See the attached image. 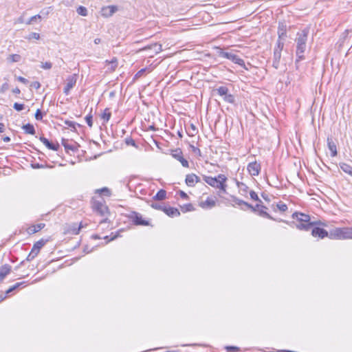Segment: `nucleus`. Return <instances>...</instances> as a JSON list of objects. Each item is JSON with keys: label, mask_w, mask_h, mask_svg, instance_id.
Returning a JSON list of instances; mask_svg holds the SVG:
<instances>
[{"label": "nucleus", "mask_w": 352, "mask_h": 352, "mask_svg": "<svg viewBox=\"0 0 352 352\" xmlns=\"http://www.w3.org/2000/svg\"><path fill=\"white\" fill-rule=\"evenodd\" d=\"M97 192L108 197H109L111 195V190L107 187H104L102 188L97 190Z\"/></svg>", "instance_id": "40"}, {"label": "nucleus", "mask_w": 352, "mask_h": 352, "mask_svg": "<svg viewBox=\"0 0 352 352\" xmlns=\"http://www.w3.org/2000/svg\"><path fill=\"white\" fill-rule=\"evenodd\" d=\"M40 140L41 142H43L49 149L52 151H58L59 148V144H53L52 142H50L45 137H40Z\"/></svg>", "instance_id": "17"}, {"label": "nucleus", "mask_w": 352, "mask_h": 352, "mask_svg": "<svg viewBox=\"0 0 352 352\" xmlns=\"http://www.w3.org/2000/svg\"><path fill=\"white\" fill-rule=\"evenodd\" d=\"M179 195L183 199H188V195L186 192H184V191L180 190L179 191Z\"/></svg>", "instance_id": "56"}, {"label": "nucleus", "mask_w": 352, "mask_h": 352, "mask_svg": "<svg viewBox=\"0 0 352 352\" xmlns=\"http://www.w3.org/2000/svg\"><path fill=\"white\" fill-rule=\"evenodd\" d=\"M352 239V228H342V239Z\"/></svg>", "instance_id": "28"}, {"label": "nucleus", "mask_w": 352, "mask_h": 352, "mask_svg": "<svg viewBox=\"0 0 352 352\" xmlns=\"http://www.w3.org/2000/svg\"><path fill=\"white\" fill-rule=\"evenodd\" d=\"M92 116L91 113L88 114L87 116H86L85 117V120H86V122L87 124H88V126L89 127H91L93 126V120H92Z\"/></svg>", "instance_id": "44"}, {"label": "nucleus", "mask_w": 352, "mask_h": 352, "mask_svg": "<svg viewBox=\"0 0 352 352\" xmlns=\"http://www.w3.org/2000/svg\"><path fill=\"white\" fill-rule=\"evenodd\" d=\"M340 167L342 171L352 177V166L346 163H340Z\"/></svg>", "instance_id": "30"}, {"label": "nucleus", "mask_w": 352, "mask_h": 352, "mask_svg": "<svg viewBox=\"0 0 352 352\" xmlns=\"http://www.w3.org/2000/svg\"><path fill=\"white\" fill-rule=\"evenodd\" d=\"M24 107L23 104H19L17 102H15L13 105V108L17 111H22L24 109Z\"/></svg>", "instance_id": "47"}, {"label": "nucleus", "mask_w": 352, "mask_h": 352, "mask_svg": "<svg viewBox=\"0 0 352 352\" xmlns=\"http://www.w3.org/2000/svg\"><path fill=\"white\" fill-rule=\"evenodd\" d=\"M172 156L177 160L180 162V163L182 164V165L184 167L187 168L189 166L188 162L186 159L184 158L182 152L181 150L177 149V150L173 151V152L172 153Z\"/></svg>", "instance_id": "9"}, {"label": "nucleus", "mask_w": 352, "mask_h": 352, "mask_svg": "<svg viewBox=\"0 0 352 352\" xmlns=\"http://www.w3.org/2000/svg\"><path fill=\"white\" fill-rule=\"evenodd\" d=\"M216 205V201L210 198V197H208L207 199L204 201H201L200 204H199V206L202 208H213L214 206H215Z\"/></svg>", "instance_id": "21"}, {"label": "nucleus", "mask_w": 352, "mask_h": 352, "mask_svg": "<svg viewBox=\"0 0 352 352\" xmlns=\"http://www.w3.org/2000/svg\"><path fill=\"white\" fill-rule=\"evenodd\" d=\"M45 242L46 241L43 239H41V240L38 241L37 242H36L32 248V251L33 252V254L36 253L38 255V254L40 252V250L45 244Z\"/></svg>", "instance_id": "23"}, {"label": "nucleus", "mask_w": 352, "mask_h": 352, "mask_svg": "<svg viewBox=\"0 0 352 352\" xmlns=\"http://www.w3.org/2000/svg\"><path fill=\"white\" fill-rule=\"evenodd\" d=\"M283 38H279L277 41L276 46L274 50H279L280 52H282L284 47V42L282 41Z\"/></svg>", "instance_id": "43"}, {"label": "nucleus", "mask_w": 352, "mask_h": 352, "mask_svg": "<svg viewBox=\"0 0 352 352\" xmlns=\"http://www.w3.org/2000/svg\"><path fill=\"white\" fill-rule=\"evenodd\" d=\"M9 89V85L7 82L3 83L1 87V92L4 93Z\"/></svg>", "instance_id": "52"}, {"label": "nucleus", "mask_w": 352, "mask_h": 352, "mask_svg": "<svg viewBox=\"0 0 352 352\" xmlns=\"http://www.w3.org/2000/svg\"><path fill=\"white\" fill-rule=\"evenodd\" d=\"M76 12L79 15H81L83 16H86L88 14L87 9L85 7L82 6H79L77 8Z\"/></svg>", "instance_id": "37"}, {"label": "nucleus", "mask_w": 352, "mask_h": 352, "mask_svg": "<svg viewBox=\"0 0 352 352\" xmlns=\"http://www.w3.org/2000/svg\"><path fill=\"white\" fill-rule=\"evenodd\" d=\"M151 71H152V69H151L149 67H145V68L141 69L135 74L134 78L135 79L139 78L142 77V76H144L146 72L150 73Z\"/></svg>", "instance_id": "33"}, {"label": "nucleus", "mask_w": 352, "mask_h": 352, "mask_svg": "<svg viewBox=\"0 0 352 352\" xmlns=\"http://www.w3.org/2000/svg\"><path fill=\"white\" fill-rule=\"evenodd\" d=\"M215 91L221 96H223L224 95H226L227 93H228V89L224 86L219 87Z\"/></svg>", "instance_id": "36"}, {"label": "nucleus", "mask_w": 352, "mask_h": 352, "mask_svg": "<svg viewBox=\"0 0 352 352\" xmlns=\"http://www.w3.org/2000/svg\"><path fill=\"white\" fill-rule=\"evenodd\" d=\"M311 234L314 237H318L320 239H323L325 236H328V232L323 228H314L312 229Z\"/></svg>", "instance_id": "14"}, {"label": "nucleus", "mask_w": 352, "mask_h": 352, "mask_svg": "<svg viewBox=\"0 0 352 352\" xmlns=\"http://www.w3.org/2000/svg\"><path fill=\"white\" fill-rule=\"evenodd\" d=\"M22 128L25 131V133L34 135L36 133L34 126L31 124H26L23 125Z\"/></svg>", "instance_id": "31"}, {"label": "nucleus", "mask_w": 352, "mask_h": 352, "mask_svg": "<svg viewBox=\"0 0 352 352\" xmlns=\"http://www.w3.org/2000/svg\"><path fill=\"white\" fill-rule=\"evenodd\" d=\"M204 182L210 186L219 189L221 192L226 193L228 178L223 174H219L217 177L204 176Z\"/></svg>", "instance_id": "2"}, {"label": "nucleus", "mask_w": 352, "mask_h": 352, "mask_svg": "<svg viewBox=\"0 0 352 352\" xmlns=\"http://www.w3.org/2000/svg\"><path fill=\"white\" fill-rule=\"evenodd\" d=\"M276 206L278 209L281 212H285L287 210V206L282 201H279Z\"/></svg>", "instance_id": "42"}, {"label": "nucleus", "mask_w": 352, "mask_h": 352, "mask_svg": "<svg viewBox=\"0 0 352 352\" xmlns=\"http://www.w3.org/2000/svg\"><path fill=\"white\" fill-rule=\"evenodd\" d=\"M16 79H17L19 82H22V83H23V84H25V85H26V84H28V80L26 78H23V77H22V76H18V77H16Z\"/></svg>", "instance_id": "55"}, {"label": "nucleus", "mask_w": 352, "mask_h": 352, "mask_svg": "<svg viewBox=\"0 0 352 352\" xmlns=\"http://www.w3.org/2000/svg\"><path fill=\"white\" fill-rule=\"evenodd\" d=\"M45 226V223H41L36 225H34L30 227L28 230L29 234H34L41 230H42Z\"/></svg>", "instance_id": "27"}, {"label": "nucleus", "mask_w": 352, "mask_h": 352, "mask_svg": "<svg viewBox=\"0 0 352 352\" xmlns=\"http://www.w3.org/2000/svg\"><path fill=\"white\" fill-rule=\"evenodd\" d=\"M236 184L241 191L243 192H248V187L244 183L236 181Z\"/></svg>", "instance_id": "39"}, {"label": "nucleus", "mask_w": 352, "mask_h": 352, "mask_svg": "<svg viewBox=\"0 0 352 352\" xmlns=\"http://www.w3.org/2000/svg\"><path fill=\"white\" fill-rule=\"evenodd\" d=\"M250 196L252 199L261 202V199L258 198V195L254 190H251L250 192Z\"/></svg>", "instance_id": "48"}, {"label": "nucleus", "mask_w": 352, "mask_h": 352, "mask_svg": "<svg viewBox=\"0 0 352 352\" xmlns=\"http://www.w3.org/2000/svg\"><path fill=\"white\" fill-rule=\"evenodd\" d=\"M62 144L64 146L65 151L68 152L69 151H72L73 152H76L78 151L79 145L76 142H74L72 144H69L67 140L63 139Z\"/></svg>", "instance_id": "15"}, {"label": "nucleus", "mask_w": 352, "mask_h": 352, "mask_svg": "<svg viewBox=\"0 0 352 352\" xmlns=\"http://www.w3.org/2000/svg\"><path fill=\"white\" fill-rule=\"evenodd\" d=\"M41 67L43 69H50L52 67V63L50 62L41 63Z\"/></svg>", "instance_id": "46"}, {"label": "nucleus", "mask_w": 352, "mask_h": 352, "mask_svg": "<svg viewBox=\"0 0 352 352\" xmlns=\"http://www.w3.org/2000/svg\"><path fill=\"white\" fill-rule=\"evenodd\" d=\"M12 92L14 94H19L21 93V91H20V89L18 87H16V88L12 89Z\"/></svg>", "instance_id": "60"}, {"label": "nucleus", "mask_w": 352, "mask_h": 352, "mask_svg": "<svg viewBox=\"0 0 352 352\" xmlns=\"http://www.w3.org/2000/svg\"><path fill=\"white\" fill-rule=\"evenodd\" d=\"M281 58V52L279 51V50H274V56H273V63L272 66L275 69H278L280 64V60Z\"/></svg>", "instance_id": "19"}, {"label": "nucleus", "mask_w": 352, "mask_h": 352, "mask_svg": "<svg viewBox=\"0 0 352 352\" xmlns=\"http://www.w3.org/2000/svg\"><path fill=\"white\" fill-rule=\"evenodd\" d=\"M11 270L10 265L6 264L1 266L0 269V279L3 280L5 276L10 273Z\"/></svg>", "instance_id": "25"}, {"label": "nucleus", "mask_w": 352, "mask_h": 352, "mask_svg": "<svg viewBox=\"0 0 352 352\" xmlns=\"http://www.w3.org/2000/svg\"><path fill=\"white\" fill-rule=\"evenodd\" d=\"M3 142H10V137L6 136V137H4V138H3Z\"/></svg>", "instance_id": "63"}, {"label": "nucleus", "mask_w": 352, "mask_h": 352, "mask_svg": "<svg viewBox=\"0 0 352 352\" xmlns=\"http://www.w3.org/2000/svg\"><path fill=\"white\" fill-rule=\"evenodd\" d=\"M219 56L229 59L232 60L233 63L240 66H243L245 65L244 60L242 58H241L239 56L233 53L223 52V50H220V51L219 52Z\"/></svg>", "instance_id": "4"}, {"label": "nucleus", "mask_w": 352, "mask_h": 352, "mask_svg": "<svg viewBox=\"0 0 352 352\" xmlns=\"http://www.w3.org/2000/svg\"><path fill=\"white\" fill-rule=\"evenodd\" d=\"M226 349L228 352H239V351H240V349L239 347L233 346H226Z\"/></svg>", "instance_id": "45"}, {"label": "nucleus", "mask_w": 352, "mask_h": 352, "mask_svg": "<svg viewBox=\"0 0 352 352\" xmlns=\"http://www.w3.org/2000/svg\"><path fill=\"white\" fill-rule=\"evenodd\" d=\"M328 236L332 239H342V228H336L330 231Z\"/></svg>", "instance_id": "16"}, {"label": "nucleus", "mask_w": 352, "mask_h": 352, "mask_svg": "<svg viewBox=\"0 0 352 352\" xmlns=\"http://www.w3.org/2000/svg\"><path fill=\"white\" fill-rule=\"evenodd\" d=\"M153 50V52L155 54H158L159 52H160L162 50V45L157 43H155L153 44H151V45H148L143 48V50Z\"/></svg>", "instance_id": "26"}, {"label": "nucleus", "mask_w": 352, "mask_h": 352, "mask_svg": "<svg viewBox=\"0 0 352 352\" xmlns=\"http://www.w3.org/2000/svg\"><path fill=\"white\" fill-rule=\"evenodd\" d=\"M309 34V30L304 29L301 32L297 33L296 42V65L298 69V63L305 58L304 52L306 50V43L307 41V37Z\"/></svg>", "instance_id": "1"}, {"label": "nucleus", "mask_w": 352, "mask_h": 352, "mask_svg": "<svg viewBox=\"0 0 352 352\" xmlns=\"http://www.w3.org/2000/svg\"><path fill=\"white\" fill-rule=\"evenodd\" d=\"M111 116V113L110 111V109L106 108L101 115V118L104 120V122H107L110 120Z\"/></svg>", "instance_id": "32"}, {"label": "nucleus", "mask_w": 352, "mask_h": 352, "mask_svg": "<svg viewBox=\"0 0 352 352\" xmlns=\"http://www.w3.org/2000/svg\"><path fill=\"white\" fill-rule=\"evenodd\" d=\"M163 211L169 217L179 216L180 212L178 209L173 207H164Z\"/></svg>", "instance_id": "20"}, {"label": "nucleus", "mask_w": 352, "mask_h": 352, "mask_svg": "<svg viewBox=\"0 0 352 352\" xmlns=\"http://www.w3.org/2000/svg\"><path fill=\"white\" fill-rule=\"evenodd\" d=\"M131 218L133 219V221L135 225L140 226H147L148 225V222L146 220H143L142 216L138 212H133Z\"/></svg>", "instance_id": "13"}, {"label": "nucleus", "mask_w": 352, "mask_h": 352, "mask_svg": "<svg viewBox=\"0 0 352 352\" xmlns=\"http://www.w3.org/2000/svg\"><path fill=\"white\" fill-rule=\"evenodd\" d=\"M51 8H49L48 9L45 10V9H43L41 11V13L43 14V15H45L47 16L49 13H50V11H49V9H50Z\"/></svg>", "instance_id": "58"}, {"label": "nucleus", "mask_w": 352, "mask_h": 352, "mask_svg": "<svg viewBox=\"0 0 352 352\" xmlns=\"http://www.w3.org/2000/svg\"><path fill=\"white\" fill-rule=\"evenodd\" d=\"M37 256V254L36 253L33 254V252L31 250L30 253L28 254V257H27V260L28 261H32L33 260L36 256Z\"/></svg>", "instance_id": "54"}, {"label": "nucleus", "mask_w": 352, "mask_h": 352, "mask_svg": "<svg viewBox=\"0 0 352 352\" xmlns=\"http://www.w3.org/2000/svg\"><path fill=\"white\" fill-rule=\"evenodd\" d=\"M166 190H163V189H161L160 190L157 194L154 196V199H156V200H163L166 198Z\"/></svg>", "instance_id": "34"}, {"label": "nucleus", "mask_w": 352, "mask_h": 352, "mask_svg": "<svg viewBox=\"0 0 352 352\" xmlns=\"http://www.w3.org/2000/svg\"><path fill=\"white\" fill-rule=\"evenodd\" d=\"M232 201L233 202L239 206H245V207H247L249 209H251V210L252 212H255L256 211V208H253V206H252L251 204H249L248 203L236 197H232Z\"/></svg>", "instance_id": "18"}, {"label": "nucleus", "mask_w": 352, "mask_h": 352, "mask_svg": "<svg viewBox=\"0 0 352 352\" xmlns=\"http://www.w3.org/2000/svg\"><path fill=\"white\" fill-rule=\"evenodd\" d=\"M42 18L41 15L40 14H36V15H34L33 16H32L29 21L27 22V24H31L36 19H41Z\"/></svg>", "instance_id": "50"}, {"label": "nucleus", "mask_w": 352, "mask_h": 352, "mask_svg": "<svg viewBox=\"0 0 352 352\" xmlns=\"http://www.w3.org/2000/svg\"><path fill=\"white\" fill-rule=\"evenodd\" d=\"M14 289H16L14 288V286H12L10 288H9L7 291H6V294H9L11 292L14 291Z\"/></svg>", "instance_id": "62"}, {"label": "nucleus", "mask_w": 352, "mask_h": 352, "mask_svg": "<svg viewBox=\"0 0 352 352\" xmlns=\"http://www.w3.org/2000/svg\"><path fill=\"white\" fill-rule=\"evenodd\" d=\"M287 34V25L284 23H279L278 28V35L279 38H284Z\"/></svg>", "instance_id": "22"}, {"label": "nucleus", "mask_w": 352, "mask_h": 352, "mask_svg": "<svg viewBox=\"0 0 352 352\" xmlns=\"http://www.w3.org/2000/svg\"><path fill=\"white\" fill-rule=\"evenodd\" d=\"M151 206H152L153 208L160 209V210H163V208H164V207H162V206H159V205H158V204H153L151 205Z\"/></svg>", "instance_id": "59"}, {"label": "nucleus", "mask_w": 352, "mask_h": 352, "mask_svg": "<svg viewBox=\"0 0 352 352\" xmlns=\"http://www.w3.org/2000/svg\"><path fill=\"white\" fill-rule=\"evenodd\" d=\"M253 208H256V211L254 212H258L261 217L274 220V218L265 211L267 209L265 206L256 204L255 206H253Z\"/></svg>", "instance_id": "12"}, {"label": "nucleus", "mask_w": 352, "mask_h": 352, "mask_svg": "<svg viewBox=\"0 0 352 352\" xmlns=\"http://www.w3.org/2000/svg\"><path fill=\"white\" fill-rule=\"evenodd\" d=\"M92 208L94 212L102 217H107L109 214L108 207L101 201H94Z\"/></svg>", "instance_id": "5"}, {"label": "nucleus", "mask_w": 352, "mask_h": 352, "mask_svg": "<svg viewBox=\"0 0 352 352\" xmlns=\"http://www.w3.org/2000/svg\"><path fill=\"white\" fill-rule=\"evenodd\" d=\"M21 60V56L19 54H10L7 57V61L10 63H18Z\"/></svg>", "instance_id": "29"}, {"label": "nucleus", "mask_w": 352, "mask_h": 352, "mask_svg": "<svg viewBox=\"0 0 352 352\" xmlns=\"http://www.w3.org/2000/svg\"><path fill=\"white\" fill-rule=\"evenodd\" d=\"M29 38H34V39H39L40 38V34L38 33H36V32H32L30 34V36H29Z\"/></svg>", "instance_id": "53"}, {"label": "nucleus", "mask_w": 352, "mask_h": 352, "mask_svg": "<svg viewBox=\"0 0 352 352\" xmlns=\"http://www.w3.org/2000/svg\"><path fill=\"white\" fill-rule=\"evenodd\" d=\"M5 130V126L3 123L0 122V133L3 132Z\"/></svg>", "instance_id": "61"}, {"label": "nucleus", "mask_w": 352, "mask_h": 352, "mask_svg": "<svg viewBox=\"0 0 352 352\" xmlns=\"http://www.w3.org/2000/svg\"><path fill=\"white\" fill-rule=\"evenodd\" d=\"M248 171L252 176H257L261 171V164L257 162H251L248 165Z\"/></svg>", "instance_id": "8"}, {"label": "nucleus", "mask_w": 352, "mask_h": 352, "mask_svg": "<svg viewBox=\"0 0 352 352\" xmlns=\"http://www.w3.org/2000/svg\"><path fill=\"white\" fill-rule=\"evenodd\" d=\"M200 182V178L195 174L191 173L186 176L185 182L188 186L193 187Z\"/></svg>", "instance_id": "11"}, {"label": "nucleus", "mask_w": 352, "mask_h": 352, "mask_svg": "<svg viewBox=\"0 0 352 352\" xmlns=\"http://www.w3.org/2000/svg\"><path fill=\"white\" fill-rule=\"evenodd\" d=\"M43 113L40 109H37L35 113V118L37 120H41L43 119Z\"/></svg>", "instance_id": "51"}, {"label": "nucleus", "mask_w": 352, "mask_h": 352, "mask_svg": "<svg viewBox=\"0 0 352 352\" xmlns=\"http://www.w3.org/2000/svg\"><path fill=\"white\" fill-rule=\"evenodd\" d=\"M82 227V226L81 223L78 226H77L76 224H74L69 228V232L72 234H78L79 233V232H80V230Z\"/></svg>", "instance_id": "35"}, {"label": "nucleus", "mask_w": 352, "mask_h": 352, "mask_svg": "<svg viewBox=\"0 0 352 352\" xmlns=\"http://www.w3.org/2000/svg\"><path fill=\"white\" fill-rule=\"evenodd\" d=\"M77 74H73L67 78L66 85L63 89V92L65 95H68L70 92V90L75 86L77 81Z\"/></svg>", "instance_id": "6"}, {"label": "nucleus", "mask_w": 352, "mask_h": 352, "mask_svg": "<svg viewBox=\"0 0 352 352\" xmlns=\"http://www.w3.org/2000/svg\"><path fill=\"white\" fill-rule=\"evenodd\" d=\"M327 145H328L329 149L331 152V156L332 157L336 156L337 153H338L336 145L334 143V142L332 140L331 138H327Z\"/></svg>", "instance_id": "24"}, {"label": "nucleus", "mask_w": 352, "mask_h": 352, "mask_svg": "<svg viewBox=\"0 0 352 352\" xmlns=\"http://www.w3.org/2000/svg\"><path fill=\"white\" fill-rule=\"evenodd\" d=\"M118 10L117 6H107L101 8L100 14L104 18H109L113 15Z\"/></svg>", "instance_id": "7"}, {"label": "nucleus", "mask_w": 352, "mask_h": 352, "mask_svg": "<svg viewBox=\"0 0 352 352\" xmlns=\"http://www.w3.org/2000/svg\"><path fill=\"white\" fill-rule=\"evenodd\" d=\"M292 217L298 221V223L296 224V227L300 230H309L314 225L320 223V221L311 222L310 216L301 212H294Z\"/></svg>", "instance_id": "3"}, {"label": "nucleus", "mask_w": 352, "mask_h": 352, "mask_svg": "<svg viewBox=\"0 0 352 352\" xmlns=\"http://www.w3.org/2000/svg\"><path fill=\"white\" fill-rule=\"evenodd\" d=\"M23 283H16L15 285H14L13 286L14 287L15 289L19 287Z\"/></svg>", "instance_id": "64"}, {"label": "nucleus", "mask_w": 352, "mask_h": 352, "mask_svg": "<svg viewBox=\"0 0 352 352\" xmlns=\"http://www.w3.org/2000/svg\"><path fill=\"white\" fill-rule=\"evenodd\" d=\"M182 210L184 211V212H187V211H192L194 210V208H193V206L190 204H186L184 205L183 207H182Z\"/></svg>", "instance_id": "49"}, {"label": "nucleus", "mask_w": 352, "mask_h": 352, "mask_svg": "<svg viewBox=\"0 0 352 352\" xmlns=\"http://www.w3.org/2000/svg\"><path fill=\"white\" fill-rule=\"evenodd\" d=\"M32 85L36 89H39L41 87V84L38 82H34Z\"/></svg>", "instance_id": "57"}, {"label": "nucleus", "mask_w": 352, "mask_h": 352, "mask_svg": "<svg viewBox=\"0 0 352 352\" xmlns=\"http://www.w3.org/2000/svg\"><path fill=\"white\" fill-rule=\"evenodd\" d=\"M64 123H65V125H67V126L72 128V131H76V126H80V124H77V123H76V122H72V121H70V120H65V121H64Z\"/></svg>", "instance_id": "38"}, {"label": "nucleus", "mask_w": 352, "mask_h": 352, "mask_svg": "<svg viewBox=\"0 0 352 352\" xmlns=\"http://www.w3.org/2000/svg\"><path fill=\"white\" fill-rule=\"evenodd\" d=\"M223 97V100L227 102L234 103V97L230 94L227 93L226 95H224Z\"/></svg>", "instance_id": "41"}, {"label": "nucleus", "mask_w": 352, "mask_h": 352, "mask_svg": "<svg viewBox=\"0 0 352 352\" xmlns=\"http://www.w3.org/2000/svg\"><path fill=\"white\" fill-rule=\"evenodd\" d=\"M104 63L106 67V72H113L118 67V58L113 57L111 60H105Z\"/></svg>", "instance_id": "10"}]
</instances>
